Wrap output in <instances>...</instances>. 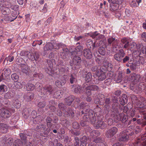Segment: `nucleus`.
<instances>
[{
	"mask_svg": "<svg viewBox=\"0 0 146 146\" xmlns=\"http://www.w3.org/2000/svg\"><path fill=\"white\" fill-rule=\"evenodd\" d=\"M82 115L84 114L83 116V119L84 121L88 122L90 121L91 124H93L95 123L96 121V117L93 112L92 110L89 109H86L84 110V109L81 111Z\"/></svg>",
	"mask_w": 146,
	"mask_h": 146,
	"instance_id": "nucleus-1",
	"label": "nucleus"
},
{
	"mask_svg": "<svg viewBox=\"0 0 146 146\" xmlns=\"http://www.w3.org/2000/svg\"><path fill=\"white\" fill-rule=\"evenodd\" d=\"M133 143L135 146H146V133L141 135L140 138H137Z\"/></svg>",
	"mask_w": 146,
	"mask_h": 146,
	"instance_id": "nucleus-2",
	"label": "nucleus"
},
{
	"mask_svg": "<svg viewBox=\"0 0 146 146\" xmlns=\"http://www.w3.org/2000/svg\"><path fill=\"white\" fill-rule=\"evenodd\" d=\"M129 129H126L120 132L119 135L118 140L120 141H128L129 139L128 133Z\"/></svg>",
	"mask_w": 146,
	"mask_h": 146,
	"instance_id": "nucleus-3",
	"label": "nucleus"
},
{
	"mask_svg": "<svg viewBox=\"0 0 146 146\" xmlns=\"http://www.w3.org/2000/svg\"><path fill=\"white\" fill-rule=\"evenodd\" d=\"M125 53L122 49L119 50L114 56V58L117 62H121L122 58L125 56Z\"/></svg>",
	"mask_w": 146,
	"mask_h": 146,
	"instance_id": "nucleus-4",
	"label": "nucleus"
},
{
	"mask_svg": "<svg viewBox=\"0 0 146 146\" xmlns=\"http://www.w3.org/2000/svg\"><path fill=\"white\" fill-rule=\"evenodd\" d=\"M53 90V88L51 86L46 85L39 91H40V94L39 93V94L42 95H44L48 94H51Z\"/></svg>",
	"mask_w": 146,
	"mask_h": 146,
	"instance_id": "nucleus-5",
	"label": "nucleus"
},
{
	"mask_svg": "<svg viewBox=\"0 0 146 146\" xmlns=\"http://www.w3.org/2000/svg\"><path fill=\"white\" fill-rule=\"evenodd\" d=\"M11 115V113L9 110L5 108L0 109V115L4 118L9 117Z\"/></svg>",
	"mask_w": 146,
	"mask_h": 146,
	"instance_id": "nucleus-6",
	"label": "nucleus"
},
{
	"mask_svg": "<svg viewBox=\"0 0 146 146\" xmlns=\"http://www.w3.org/2000/svg\"><path fill=\"white\" fill-rule=\"evenodd\" d=\"M117 131V128L115 127H113L107 131L106 133V136L108 138L113 137Z\"/></svg>",
	"mask_w": 146,
	"mask_h": 146,
	"instance_id": "nucleus-7",
	"label": "nucleus"
},
{
	"mask_svg": "<svg viewBox=\"0 0 146 146\" xmlns=\"http://www.w3.org/2000/svg\"><path fill=\"white\" fill-rule=\"evenodd\" d=\"M72 90L74 91V92L76 94H81L84 93L85 91L84 88L78 85H72Z\"/></svg>",
	"mask_w": 146,
	"mask_h": 146,
	"instance_id": "nucleus-8",
	"label": "nucleus"
},
{
	"mask_svg": "<svg viewBox=\"0 0 146 146\" xmlns=\"http://www.w3.org/2000/svg\"><path fill=\"white\" fill-rule=\"evenodd\" d=\"M119 108V104L117 103H113L112 105V108L111 110V117H113L116 114L119 113L118 109Z\"/></svg>",
	"mask_w": 146,
	"mask_h": 146,
	"instance_id": "nucleus-9",
	"label": "nucleus"
},
{
	"mask_svg": "<svg viewBox=\"0 0 146 146\" xmlns=\"http://www.w3.org/2000/svg\"><path fill=\"white\" fill-rule=\"evenodd\" d=\"M73 64H74L75 68L76 69L79 68L80 67V64L82 61L80 57L77 56H74L73 59Z\"/></svg>",
	"mask_w": 146,
	"mask_h": 146,
	"instance_id": "nucleus-10",
	"label": "nucleus"
},
{
	"mask_svg": "<svg viewBox=\"0 0 146 146\" xmlns=\"http://www.w3.org/2000/svg\"><path fill=\"white\" fill-rule=\"evenodd\" d=\"M94 125V127L96 129H98L99 128L102 129H104L107 127V124L103 121H98L96 122H95Z\"/></svg>",
	"mask_w": 146,
	"mask_h": 146,
	"instance_id": "nucleus-11",
	"label": "nucleus"
},
{
	"mask_svg": "<svg viewBox=\"0 0 146 146\" xmlns=\"http://www.w3.org/2000/svg\"><path fill=\"white\" fill-rule=\"evenodd\" d=\"M96 74L98 77V80L99 81H102L105 80L106 78V76L105 72L101 70H99L97 72H96Z\"/></svg>",
	"mask_w": 146,
	"mask_h": 146,
	"instance_id": "nucleus-12",
	"label": "nucleus"
},
{
	"mask_svg": "<svg viewBox=\"0 0 146 146\" xmlns=\"http://www.w3.org/2000/svg\"><path fill=\"white\" fill-rule=\"evenodd\" d=\"M112 68V65L111 63H109L107 61H105L103 65L101 67V69L104 70H108L111 71Z\"/></svg>",
	"mask_w": 146,
	"mask_h": 146,
	"instance_id": "nucleus-13",
	"label": "nucleus"
},
{
	"mask_svg": "<svg viewBox=\"0 0 146 146\" xmlns=\"http://www.w3.org/2000/svg\"><path fill=\"white\" fill-rule=\"evenodd\" d=\"M10 5L8 6V7H4L3 4H0V9L1 11L2 14L4 15H9L10 13V10L8 8Z\"/></svg>",
	"mask_w": 146,
	"mask_h": 146,
	"instance_id": "nucleus-14",
	"label": "nucleus"
},
{
	"mask_svg": "<svg viewBox=\"0 0 146 146\" xmlns=\"http://www.w3.org/2000/svg\"><path fill=\"white\" fill-rule=\"evenodd\" d=\"M141 76L140 75L136 74L135 73H132L131 75V81L134 82L140 81Z\"/></svg>",
	"mask_w": 146,
	"mask_h": 146,
	"instance_id": "nucleus-15",
	"label": "nucleus"
},
{
	"mask_svg": "<svg viewBox=\"0 0 146 146\" xmlns=\"http://www.w3.org/2000/svg\"><path fill=\"white\" fill-rule=\"evenodd\" d=\"M40 54L37 52H35L34 53L30 55V59L32 61L35 60L36 62L39 61Z\"/></svg>",
	"mask_w": 146,
	"mask_h": 146,
	"instance_id": "nucleus-16",
	"label": "nucleus"
},
{
	"mask_svg": "<svg viewBox=\"0 0 146 146\" xmlns=\"http://www.w3.org/2000/svg\"><path fill=\"white\" fill-rule=\"evenodd\" d=\"M133 103L135 104L138 108H140L138 111L140 109H142L143 106L142 105L141 102L138 100L137 98L134 95L131 98Z\"/></svg>",
	"mask_w": 146,
	"mask_h": 146,
	"instance_id": "nucleus-17",
	"label": "nucleus"
},
{
	"mask_svg": "<svg viewBox=\"0 0 146 146\" xmlns=\"http://www.w3.org/2000/svg\"><path fill=\"white\" fill-rule=\"evenodd\" d=\"M83 54L84 57L88 59H90L92 57V53L89 49H84L83 51Z\"/></svg>",
	"mask_w": 146,
	"mask_h": 146,
	"instance_id": "nucleus-18",
	"label": "nucleus"
},
{
	"mask_svg": "<svg viewBox=\"0 0 146 146\" xmlns=\"http://www.w3.org/2000/svg\"><path fill=\"white\" fill-rule=\"evenodd\" d=\"M34 94L32 92H29L25 94L24 98L26 101L29 102L33 99L34 97Z\"/></svg>",
	"mask_w": 146,
	"mask_h": 146,
	"instance_id": "nucleus-19",
	"label": "nucleus"
},
{
	"mask_svg": "<svg viewBox=\"0 0 146 146\" xmlns=\"http://www.w3.org/2000/svg\"><path fill=\"white\" fill-rule=\"evenodd\" d=\"M131 90L133 91L135 93L138 94L140 91L138 84H131L130 86Z\"/></svg>",
	"mask_w": 146,
	"mask_h": 146,
	"instance_id": "nucleus-20",
	"label": "nucleus"
},
{
	"mask_svg": "<svg viewBox=\"0 0 146 146\" xmlns=\"http://www.w3.org/2000/svg\"><path fill=\"white\" fill-rule=\"evenodd\" d=\"M8 126L6 124L2 123H0V132L2 133H6L8 131Z\"/></svg>",
	"mask_w": 146,
	"mask_h": 146,
	"instance_id": "nucleus-21",
	"label": "nucleus"
},
{
	"mask_svg": "<svg viewBox=\"0 0 146 146\" xmlns=\"http://www.w3.org/2000/svg\"><path fill=\"white\" fill-rule=\"evenodd\" d=\"M91 36L93 38H96V40H99L104 37V35L98 33L97 31H95L92 33L91 35Z\"/></svg>",
	"mask_w": 146,
	"mask_h": 146,
	"instance_id": "nucleus-22",
	"label": "nucleus"
},
{
	"mask_svg": "<svg viewBox=\"0 0 146 146\" xmlns=\"http://www.w3.org/2000/svg\"><path fill=\"white\" fill-rule=\"evenodd\" d=\"M46 123L47 126L49 128H51L52 125V119L49 116L47 117L46 119ZM47 130V131L48 133L50 131V128L48 129Z\"/></svg>",
	"mask_w": 146,
	"mask_h": 146,
	"instance_id": "nucleus-23",
	"label": "nucleus"
},
{
	"mask_svg": "<svg viewBox=\"0 0 146 146\" xmlns=\"http://www.w3.org/2000/svg\"><path fill=\"white\" fill-rule=\"evenodd\" d=\"M15 95L14 91H10L4 94V97L6 99H11L13 98Z\"/></svg>",
	"mask_w": 146,
	"mask_h": 146,
	"instance_id": "nucleus-24",
	"label": "nucleus"
},
{
	"mask_svg": "<svg viewBox=\"0 0 146 146\" xmlns=\"http://www.w3.org/2000/svg\"><path fill=\"white\" fill-rule=\"evenodd\" d=\"M83 87L86 90V93L87 96H90L92 95V90L89 88L88 85L86 83H84L83 85Z\"/></svg>",
	"mask_w": 146,
	"mask_h": 146,
	"instance_id": "nucleus-25",
	"label": "nucleus"
},
{
	"mask_svg": "<svg viewBox=\"0 0 146 146\" xmlns=\"http://www.w3.org/2000/svg\"><path fill=\"white\" fill-rule=\"evenodd\" d=\"M54 48V44L51 42L47 43L44 47L45 51H51Z\"/></svg>",
	"mask_w": 146,
	"mask_h": 146,
	"instance_id": "nucleus-26",
	"label": "nucleus"
},
{
	"mask_svg": "<svg viewBox=\"0 0 146 146\" xmlns=\"http://www.w3.org/2000/svg\"><path fill=\"white\" fill-rule=\"evenodd\" d=\"M86 45L87 47L89 48H92L94 49V47H95V43H93V41L91 39H88L86 42Z\"/></svg>",
	"mask_w": 146,
	"mask_h": 146,
	"instance_id": "nucleus-27",
	"label": "nucleus"
},
{
	"mask_svg": "<svg viewBox=\"0 0 146 146\" xmlns=\"http://www.w3.org/2000/svg\"><path fill=\"white\" fill-rule=\"evenodd\" d=\"M140 114L141 116L138 115V117H142L145 120H146V110L143 109H141L139 110V114Z\"/></svg>",
	"mask_w": 146,
	"mask_h": 146,
	"instance_id": "nucleus-28",
	"label": "nucleus"
},
{
	"mask_svg": "<svg viewBox=\"0 0 146 146\" xmlns=\"http://www.w3.org/2000/svg\"><path fill=\"white\" fill-rule=\"evenodd\" d=\"M66 112L67 113L66 115L67 117H69L71 118H73L74 117V112L71 108H68Z\"/></svg>",
	"mask_w": 146,
	"mask_h": 146,
	"instance_id": "nucleus-29",
	"label": "nucleus"
},
{
	"mask_svg": "<svg viewBox=\"0 0 146 146\" xmlns=\"http://www.w3.org/2000/svg\"><path fill=\"white\" fill-rule=\"evenodd\" d=\"M74 99L73 96H70L66 98L65 101L66 104L70 106L71 104Z\"/></svg>",
	"mask_w": 146,
	"mask_h": 146,
	"instance_id": "nucleus-30",
	"label": "nucleus"
},
{
	"mask_svg": "<svg viewBox=\"0 0 146 146\" xmlns=\"http://www.w3.org/2000/svg\"><path fill=\"white\" fill-rule=\"evenodd\" d=\"M43 119V117L42 116L38 115L34 118L33 122L35 124H38L40 123Z\"/></svg>",
	"mask_w": 146,
	"mask_h": 146,
	"instance_id": "nucleus-31",
	"label": "nucleus"
},
{
	"mask_svg": "<svg viewBox=\"0 0 146 146\" xmlns=\"http://www.w3.org/2000/svg\"><path fill=\"white\" fill-rule=\"evenodd\" d=\"M132 106L131 104H128L126 106L124 107L123 112L126 113L130 112L132 110Z\"/></svg>",
	"mask_w": 146,
	"mask_h": 146,
	"instance_id": "nucleus-32",
	"label": "nucleus"
},
{
	"mask_svg": "<svg viewBox=\"0 0 146 146\" xmlns=\"http://www.w3.org/2000/svg\"><path fill=\"white\" fill-rule=\"evenodd\" d=\"M119 4L115 3H111L110 5V10L113 11L117 10L119 8Z\"/></svg>",
	"mask_w": 146,
	"mask_h": 146,
	"instance_id": "nucleus-33",
	"label": "nucleus"
},
{
	"mask_svg": "<svg viewBox=\"0 0 146 146\" xmlns=\"http://www.w3.org/2000/svg\"><path fill=\"white\" fill-rule=\"evenodd\" d=\"M30 115V112L27 108L25 109L23 111L22 115L23 117L25 119L28 118Z\"/></svg>",
	"mask_w": 146,
	"mask_h": 146,
	"instance_id": "nucleus-34",
	"label": "nucleus"
},
{
	"mask_svg": "<svg viewBox=\"0 0 146 146\" xmlns=\"http://www.w3.org/2000/svg\"><path fill=\"white\" fill-rule=\"evenodd\" d=\"M26 88L28 91H32L35 88V86L32 83H29L26 85Z\"/></svg>",
	"mask_w": 146,
	"mask_h": 146,
	"instance_id": "nucleus-35",
	"label": "nucleus"
},
{
	"mask_svg": "<svg viewBox=\"0 0 146 146\" xmlns=\"http://www.w3.org/2000/svg\"><path fill=\"white\" fill-rule=\"evenodd\" d=\"M121 120L123 123H124L125 125L127 124L128 118L126 115H125L123 113H121Z\"/></svg>",
	"mask_w": 146,
	"mask_h": 146,
	"instance_id": "nucleus-36",
	"label": "nucleus"
},
{
	"mask_svg": "<svg viewBox=\"0 0 146 146\" xmlns=\"http://www.w3.org/2000/svg\"><path fill=\"white\" fill-rule=\"evenodd\" d=\"M27 130L25 131L24 133H20L19 135L21 139L24 141H25L27 138V136L29 135H30L29 133H27Z\"/></svg>",
	"mask_w": 146,
	"mask_h": 146,
	"instance_id": "nucleus-37",
	"label": "nucleus"
},
{
	"mask_svg": "<svg viewBox=\"0 0 146 146\" xmlns=\"http://www.w3.org/2000/svg\"><path fill=\"white\" fill-rule=\"evenodd\" d=\"M107 76L108 77V78L104 81L105 83H106L108 80L109 82H111V79H113V73L110 71H109L107 73Z\"/></svg>",
	"mask_w": 146,
	"mask_h": 146,
	"instance_id": "nucleus-38",
	"label": "nucleus"
},
{
	"mask_svg": "<svg viewBox=\"0 0 146 146\" xmlns=\"http://www.w3.org/2000/svg\"><path fill=\"white\" fill-rule=\"evenodd\" d=\"M122 79V74L119 73L116 76L115 78V80L116 82L119 83L121 81Z\"/></svg>",
	"mask_w": 146,
	"mask_h": 146,
	"instance_id": "nucleus-39",
	"label": "nucleus"
},
{
	"mask_svg": "<svg viewBox=\"0 0 146 146\" xmlns=\"http://www.w3.org/2000/svg\"><path fill=\"white\" fill-rule=\"evenodd\" d=\"M21 104L20 101L16 100L13 102V106L14 107L17 108H19L21 107Z\"/></svg>",
	"mask_w": 146,
	"mask_h": 146,
	"instance_id": "nucleus-40",
	"label": "nucleus"
},
{
	"mask_svg": "<svg viewBox=\"0 0 146 146\" xmlns=\"http://www.w3.org/2000/svg\"><path fill=\"white\" fill-rule=\"evenodd\" d=\"M24 61L23 59L21 57H19L16 59V62L18 65H21L22 66L25 65V64H23V61Z\"/></svg>",
	"mask_w": 146,
	"mask_h": 146,
	"instance_id": "nucleus-41",
	"label": "nucleus"
},
{
	"mask_svg": "<svg viewBox=\"0 0 146 146\" xmlns=\"http://www.w3.org/2000/svg\"><path fill=\"white\" fill-rule=\"evenodd\" d=\"M13 142V139L11 138H9L6 139L5 144L7 146H10L12 145Z\"/></svg>",
	"mask_w": 146,
	"mask_h": 146,
	"instance_id": "nucleus-42",
	"label": "nucleus"
},
{
	"mask_svg": "<svg viewBox=\"0 0 146 146\" xmlns=\"http://www.w3.org/2000/svg\"><path fill=\"white\" fill-rule=\"evenodd\" d=\"M70 77V83L72 84L76 81V76L74 74H71Z\"/></svg>",
	"mask_w": 146,
	"mask_h": 146,
	"instance_id": "nucleus-43",
	"label": "nucleus"
},
{
	"mask_svg": "<svg viewBox=\"0 0 146 146\" xmlns=\"http://www.w3.org/2000/svg\"><path fill=\"white\" fill-rule=\"evenodd\" d=\"M68 79V75L65 74L62 76L61 78V80L62 84L64 85L66 82L67 80Z\"/></svg>",
	"mask_w": 146,
	"mask_h": 146,
	"instance_id": "nucleus-44",
	"label": "nucleus"
},
{
	"mask_svg": "<svg viewBox=\"0 0 146 146\" xmlns=\"http://www.w3.org/2000/svg\"><path fill=\"white\" fill-rule=\"evenodd\" d=\"M0 103L2 105L6 106L8 104L9 101L3 98H0Z\"/></svg>",
	"mask_w": 146,
	"mask_h": 146,
	"instance_id": "nucleus-45",
	"label": "nucleus"
},
{
	"mask_svg": "<svg viewBox=\"0 0 146 146\" xmlns=\"http://www.w3.org/2000/svg\"><path fill=\"white\" fill-rule=\"evenodd\" d=\"M88 86L92 91H98L99 89V87L96 85H88Z\"/></svg>",
	"mask_w": 146,
	"mask_h": 146,
	"instance_id": "nucleus-46",
	"label": "nucleus"
},
{
	"mask_svg": "<svg viewBox=\"0 0 146 146\" xmlns=\"http://www.w3.org/2000/svg\"><path fill=\"white\" fill-rule=\"evenodd\" d=\"M92 77V74L91 72H89L87 74L85 77V80L87 82H88L91 80Z\"/></svg>",
	"mask_w": 146,
	"mask_h": 146,
	"instance_id": "nucleus-47",
	"label": "nucleus"
},
{
	"mask_svg": "<svg viewBox=\"0 0 146 146\" xmlns=\"http://www.w3.org/2000/svg\"><path fill=\"white\" fill-rule=\"evenodd\" d=\"M23 143L20 140L15 141L13 146H23Z\"/></svg>",
	"mask_w": 146,
	"mask_h": 146,
	"instance_id": "nucleus-48",
	"label": "nucleus"
},
{
	"mask_svg": "<svg viewBox=\"0 0 146 146\" xmlns=\"http://www.w3.org/2000/svg\"><path fill=\"white\" fill-rule=\"evenodd\" d=\"M14 85L15 89H21L23 87L22 84L20 82L17 81L14 82Z\"/></svg>",
	"mask_w": 146,
	"mask_h": 146,
	"instance_id": "nucleus-49",
	"label": "nucleus"
},
{
	"mask_svg": "<svg viewBox=\"0 0 146 146\" xmlns=\"http://www.w3.org/2000/svg\"><path fill=\"white\" fill-rule=\"evenodd\" d=\"M58 107L60 110H62L63 111H66V107L63 103H60L59 104Z\"/></svg>",
	"mask_w": 146,
	"mask_h": 146,
	"instance_id": "nucleus-50",
	"label": "nucleus"
},
{
	"mask_svg": "<svg viewBox=\"0 0 146 146\" xmlns=\"http://www.w3.org/2000/svg\"><path fill=\"white\" fill-rule=\"evenodd\" d=\"M121 113L119 115H117V114H116V115H115L114 117H114V120L115 121L116 123H117L119 121H120L121 120Z\"/></svg>",
	"mask_w": 146,
	"mask_h": 146,
	"instance_id": "nucleus-51",
	"label": "nucleus"
},
{
	"mask_svg": "<svg viewBox=\"0 0 146 146\" xmlns=\"http://www.w3.org/2000/svg\"><path fill=\"white\" fill-rule=\"evenodd\" d=\"M11 78L13 80H14L15 82L18 80L19 76L17 74L14 73L11 75Z\"/></svg>",
	"mask_w": 146,
	"mask_h": 146,
	"instance_id": "nucleus-52",
	"label": "nucleus"
},
{
	"mask_svg": "<svg viewBox=\"0 0 146 146\" xmlns=\"http://www.w3.org/2000/svg\"><path fill=\"white\" fill-rule=\"evenodd\" d=\"M115 41V38L111 37L108 39V44L110 45L112 44L113 46V43Z\"/></svg>",
	"mask_w": 146,
	"mask_h": 146,
	"instance_id": "nucleus-53",
	"label": "nucleus"
},
{
	"mask_svg": "<svg viewBox=\"0 0 146 146\" xmlns=\"http://www.w3.org/2000/svg\"><path fill=\"white\" fill-rule=\"evenodd\" d=\"M52 68H45V72L48 74L52 75V74H54L53 70L52 69Z\"/></svg>",
	"mask_w": 146,
	"mask_h": 146,
	"instance_id": "nucleus-54",
	"label": "nucleus"
},
{
	"mask_svg": "<svg viewBox=\"0 0 146 146\" xmlns=\"http://www.w3.org/2000/svg\"><path fill=\"white\" fill-rule=\"evenodd\" d=\"M63 94L62 91L60 90H58L55 92L54 95L57 98H59L61 97V96Z\"/></svg>",
	"mask_w": 146,
	"mask_h": 146,
	"instance_id": "nucleus-55",
	"label": "nucleus"
},
{
	"mask_svg": "<svg viewBox=\"0 0 146 146\" xmlns=\"http://www.w3.org/2000/svg\"><path fill=\"white\" fill-rule=\"evenodd\" d=\"M4 75L5 76H8L10 75L11 72V70L9 68H7L6 69H4Z\"/></svg>",
	"mask_w": 146,
	"mask_h": 146,
	"instance_id": "nucleus-56",
	"label": "nucleus"
},
{
	"mask_svg": "<svg viewBox=\"0 0 146 146\" xmlns=\"http://www.w3.org/2000/svg\"><path fill=\"white\" fill-rule=\"evenodd\" d=\"M22 66H24V68L22 69V71L23 72L25 73L27 75L28 74L29 71L30 69L29 67L28 66H26L25 64Z\"/></svg>",
	"mask_w": 146,
	"mask_h": 146,
	"instance_id": "nucleus-57",
	"label": "nucleus"
},
{
	"mask_svg": "<svg viewBox=\"0 0 146 146\" xmlns=\"http://www.w3.org/2000/svg\"><path fill=\"white\" fill-rule=\"evenodd\" d=\"M98 52L100 54L102 55H105L106 53V50L103 47H100L98 50Z\"/></svg>",
	"mask_w": 146,
	"mask_h": 146,
	"instance_id": "nucleus-58",
	"label": "nucleus"
},
{
	"mask_svg": "<svg viewBox=\"0 0 146 146\" xmlns=\"http://www.w3.org/2000/svg\"><path fill=\"white\" fill-rule=\"evenodd\" d=\"M138 85L141 91H142L145 89L146 86L144 83L141 82Z\"/></svg>",
	"mask_w": 146,
	"mask_h": 146,
	"instance_id": "nucleus-59",
	"label": "nucleus"
},
{
	"mask_svg": "<svg viewBox=\"0 0 146 146\" xmlns=\"http://www.w3.org/2000/svg\"><path fill=\"white\" fill-rule=\"evenodd\" d=\"M12 19L13 21L15 20L17 17V11H12L11 14Z\"/></svg>",
	"mask_w": 146,
	"mask_h": 146,
	"instance_id": "nucleus-60",
	"label": "nucleus"
},
{
	"mask_svg": "<svg viewBox=\"0 0 146 146\" xmlns=\"http://www.w3.org/2000/svg\"><path fill=\"white\" fill-rule=\"evenodd\" d=\"M110 106L109 105H105L104 107V111L105 112V113L108 114L110 111Z\"/></svg>",
	"mask_w": 146,
	"mask_h": 146,
	"instance_id": "nucleus-61",
	"label": "nucleus"
},
{
	"mask_svg": "<svg viewBox=\"0 0 146 146\" xmlns=\"http://www.w3.org/2000/svg\"><path fill=\"white\" fill-rule=\"evenodd\" d=\"M46 102L44 101L40 102L38 104V107L40 108H44L45 106Z\"/></svg>",
	"mask_w": 146,
	"mask_h": 146,
	"instance_id": "nucleus-62",
	"label": "nucleus"
},
{
	"mask_svg": "<svg viewBox=\"0 0 146 146\" xmlns=\"http://www.w3.org/2000/svg\"><path fill=\"white\" fill-rule=\"evenodd\" d=\"M71 132V133L73 135H74L76 136H78L81 133L80 131H77L76 130H71L70 131Z\"/></svg>",
	"mask_w": 146,
	"mask_h": 146,
	"instance_id": "nucleus-63",
	"label": "nucleus"
},
{
	"mask_svg": "<svg viewBox=\"0 0 146 146\" xmlns=\"http://www.w3.org/2000/svg\"><path fill=\"white\" fill-rule=\"evenodd\" d=\"M130 59V57L129 56H124L122 59V61L121 62L123 63H126V62L128 61Z\"/></svg>",
	"mask_w": 146,
	"mask_h": 146,
	"instance_id": "nucleus-64",
	"label": "nucleus"
}]
</instances>
